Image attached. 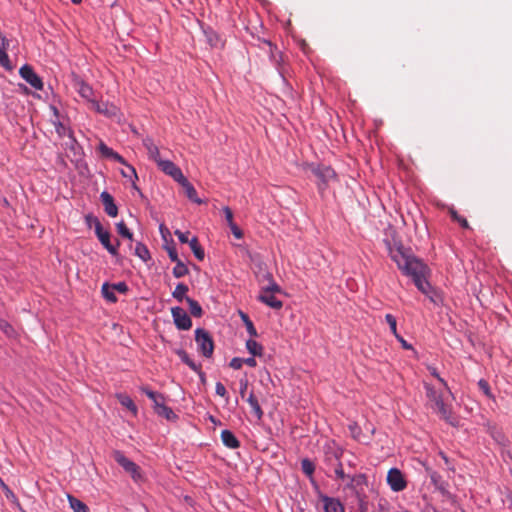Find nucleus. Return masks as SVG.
<instances>
[{"label": "nucleus", "mask_w": 512, "mask_h": 512, "mask_svg": "<svg viewBox=\"0 0 512 512\" xmlns=\"http://www.w3.org/2000/svg\"><path fill=\"white\" fill-rule=\"evenodd\" d=\"M396 338L401 343L404 349H412V346L402 336L398 334V337Z\"/></svg>", "instance_id": "57"}, {"label": "nucleus", "mask_w": 512, "mask_h": 512, "mask_svg": "<svg viewBox=\"0 0 512 512\" xmlns=\"http://www.w3.org/2000/svg\"><path fill=\"white\" fill-rule=\"evenodd\" d=\"M176 353L186 365L203 376V373L200 371V367L192 359H190L184 350H177Z\"/></svg>", "instance_id": "22"}, {"label": "nucleus", "mask_w": 512, "mask_h": 512, "mask_svg": "<svg viewBox=\"0 0 512 512\" xmlns=\"http://www.w3.org/2000/svg\"><path fill=\"white\" fill-rule=\"evenodd\" d=\"M262 290H269V293H274V292H280L281 289L278 284H276L275 282H272L268 287L263 288Z\"/></svg>", "instance_id": "54"}, {"label": "nucleus", "mask_w": 512, "mask_h": 512, "mask_svg": "<svg viewBox=\"0 0 512 512\" xmlns=\"http://www.w3.org/2000/svg\"><path fill=\"white\" fill-rule=\"evenodd\" d=\"M301 467H302L303 472L307 476H312V474L315 470L314 464L309 459H303L301 461Z\"/></svg>", "instance_id": "37"}, {"label": "nucleus", "mask_w": 512, "mask_h": 512, "mask_svg": "<svg viewBox=\"0 0 512 512\" xmlns=\"http://www.w3.org/2000/svg\"><path fill=\"white\" fill-rule=\"evenodd\" d=\"M175 263L176 265L173 268L174 277L181 278L189 273L187 266L181 260H178Z\"/></svg>", "instance_id": "30"}, {"label": "nucleus", "mask_w": 512, "mask_h": 512, "mask_svg": "<svg viewBox=\"0 0 512 512\" xmlns=\"http://www.w3.org/2000/svg\"><path fill=\"white\" fill-rule=\"evenodd\" d=\"M156 413L161 416V417H164L166 418L167 420H175L177 418L176 414L173 412V410L166 406L165 404H163L157 411Z\"/></svg>", "instance_id": "31"}, {"label": "nucleus", "mask_w": 512, "mask_h": 512, "mask_svg": "<svg viewBox=\"0 0 512 512\" xmlns=\"http://www.w3.org/2000/svg\"><path fill=\"white\" fill-rule=\"evenodd\" d=\"M391 259L397 264L398 268L407 276L413 279L416 287L425 295H429L432 287L427 281L429 268L410 250L402 245L389 247Z\"/></svg>", "instance_id": "1"}, {"label": "nucleus", "mask_w": 512, "mask_h": 512, "mask_svg": "<svg viewBox=\"0 0 512 512\" xmlns=\"http://www.w3.org/2000/svg\"><path fill=\"white\" fill-rule=\"evenodd\" d=\"M188 234H189V232L183 233L180 230H176L175 231V235L178 237V239H179V241L181 243H188L189 244L190 240L188 239Z\"/></svg>", "instance_id": "50"}, {"label": "nucleus", "mask_w": 512, "mask_h": 512, "mask_svg": "<svg viewBox=\"0 0 512 512\" xmlns=\"http://www.w3.org/2000/svg\"><path fill=\"white\" fill-rule=\"evenodd\" d=\"M111 288L119 293H126L128 291V286L125 282H118L116 284L110 285Z\"/></svg>", "instance_id": "44"}, {"label": "nucleus", "mask_w": 512, "mask_h": 512, "mask_svg": "<svg viewBox=\"0 0 512 512\" xmlns=\"http://www.w3.org/2000/svg\"><path fill=\"white\" fill-rule=\"evenodd\" d=\"M116 228H117V232L122 237H125V238L129 239L130 241L133 240V234L130 232V230L127 228L126 224L123 221L117 223Z\"/></svg>", "instance_id": "36"}, {"label": "nucleus", "mask_w": 512, "mask_h": 512, "mask_svg": "<svg viewBox=\"0 0 512 512\" xmlns=\"http://www.w3.org/2000/svg\"><path fill=\"white\" fill-rule=\"evenodd\" d=\"M246 349L254 357L262 356V354H263V346L253 339H248L246 341Z\"/></svg>", "instance_id": "20"}, {"label": "nucleus", "mask_w": 512, "mask_h": 512, "mask_svg": "<svg viewBox=\"0 0 512 512\" xmlns=\"http://www.w3.org/2000/svg\"><path fill=\"white\" fill-rule=\"evenodd\" d=\"M0 330L9 338L16 336L14 328L6 320L0 319Z\"/></svg>", "instance_id": "35"}, {"label": "nucleus", "mask_w": 512, "mask_h": 512, "mask_svg": "<svg viewBox=\"0 0 512 512\" xmlns=\"http://www.w3.org/2000/svg\"><path fill=\"white\" fill-rule=\"evenodd\" d=\"M478 386L480 388V390L488 397V398H491V399H494V396L492 395L491 393V390H490V387H489V384L486 380L484 379H481L479 382H478Z\"/></svg>", "instance_id": "40"}, {"label": "nucleus", "mask_w": 512, "mask_h": 512, "mask_svg": "<svg viewBox=\"0 0 512 512\" xmlns=\"http://www.w3.org/2000/svg\"><path fill=\"white\" fill-rule=\"evenodd\" d=\"M323 502L325 512H344L343 505L337 499L324 497Z\"/></svg>", "instance_id": "16"}, {"label": "nucleus", "mask_w": 512, "mask_h": 512, "mask_svg": "<svg viewBox=\"0 0 512 512\" xmlns=\"http://www.w3.org/2000/svg\"><path fill=\"white\" fill-rule=\"evenodd\" d=\"M249 405L251 406L254 414L256 415L258 420H261L263 417V410L260 407V404L257 400V398L254 396L253 393H251L247 399Z\"/></svg>", "instance_id": "25"}, {"label": "nucleus", "mask_w": 512, "mask_h": 512, "mask_svg": "<svg viewBox=\"0 0 512 512\" xmlns=\"http://www.w3.org/2000/svg\"><path fill=\"white\" fill-rule=\"evenodd\" d=\"M179 184H181V186L184 188L185 190V193H186V196L191 200L193 201L194 203H197V204H202L203 201L198 198L197 196V192L195 190V188L192 186V184L187 180L186 177H184L181 181L178 182Z\"/></svg>", "instance_id": "14"}, {"label": "nucleus", "mask_w": 512, "mask_h": 512, "mask_svg": "<svg viewBox=\"0 0 512 512\" xmlns=\"http://www.w3.org/2000/svg\"><path fill=\"white\" fill-rule=\"evenodd\" d=\"M5 492V495L10 498V497H14V494L13 492L9 489V487L7 486V489H4L3 490Z\"/></svg>", "instance_id": "61"}, {"label": "nucleus", "mask_w": 512, "mask_h": 512, "mask_svg": "<svg viewBox=\"0 0 512 512\" xmlns=\"http://www.w3.org/2000/svg\"><path fill=\"white\" fill-rule=\"evenodd\" d=\"M110 158H111V159H113V160H115V161H117V162H119V163H121V164H123V165H126V163H127V162L125 161V159H124L120 154H118V153H117V152H115V151L113 152V154L111 155V157H110Z\"/></svg>", "instance_id": "55"}, {"label": "nucleus", "mask_w": 512, "mask_h": 512, "mask_svg": "<svg viewBox=\"0 0 512 512\" xmlns=\"http://www.w3.org/2000/svg\"><path fill=\"white\" fill-rule=\"evenodd\" d=\"M335 474L337 475L338 478L340 479H345L347 476L345 475L344 471H343V468H342V464L341 463H338L337 467L335 468Z\"/></svg>", "instance_id": "52"}, {"label": "nucleus", "mask_w": 512, "mask_h": 512, "mask_svg": "<svg viewBox=\"0 0 512 512\" xmlns=\"http://www.w3.org/2000/svg\"><path fill=\"white\" fill-rule=\"evenodd\" d=\"M387 483L389 484L390 488L395 492L402 491L407 486V482L404 479L402 472L397 468H391L388 471Z\"/></svg>", "instance_id": "8"}, {"label": "nucleus", "mask_w": 512, "mask_h": 512, "mask_svg": "<svg viewBox=\"0 0 512 512\" xmlns=\"http://www.w3.org/2000/svg\"><path fill=\"white\" fill-rule=\"evenodd\" d=\"M0 487L4 490L7 489V485L3 482V480L0 478Z\"/></svg>", "instance_id": "64"}, {"label": "nucleus", "mask_w": 512, "mask_h": 512, "mask_svg": "<svg viewBox=\"0 0 512 512\" xmlns=\"http://www.w3.org/2000/svg\"><path fill=\"white\" fill-rule=\"evenodd\" d=\"M240 316L246 326V329H247V332L249 333V335L251 337H257L258 336L257 331H256L252 321L249 319L248 315L243 312H240Z\"/></svg>", "instance_id": "32"}, {"label": "nucleus", "mask_w": 512, "mask_h": 512, "mask_svg": "<svg viewBox=\"0 0 512 512\" xmlns=\"http://www.w3.org/2000/svg\"><path fill=\"white\" fill-rule=\"evenodd\" d=\"M451 216L454 220H456L463 228H468L469 227V224L467 222V220L458 215L456 211H451Z\"/></svg>", "instance_id": "43"}, {"label": "nucleus", "mask_w": 512, "mask_h": 512, "mask_svg": "<svg viewBox=\"0 0 512 512\" xmlns=\"http://www.w3.org/2000/svg\"><path fill=\"white\" fill-rule=\"evenodd\" d=\"M221 439L228 448L236 449L240 446V442L230 430H223L221 432Z\"/></svg>", "instance_id": "15"}, {"label": "nucleus", "mask_w": 512, "mask_h": 512, "mask_svg": "<svg viewBox=\"0 0 512 512\" xmlns=\"http://www.w3.org/2000/svg\"><path fill=\"white\" fill-rule=\"evenodd\" d=\"M215 391H216V394L221 397H225L227 394L226 388L221 382L216 383Z\"/></svg>", "instance_id": "49"}, {"label": "nucleus", "mask_w": 512, "mask_h": 512, "mask_svg": "<svg viewBox=\"0 0 512 512\" xmlns=\"http://www.w3.org/2000/svg\"><path fill=\"white\" fill-rule=\"evenodd\" d=\"M171 314L176 327L180 330H189L192 326V321L185 310L181 307L171 308Z\"/></svg>", "instance_id": "9"}, {"label": "nucleus", "mask_w": 512, "mask_h": 512, "mask_svg": "<svg viewBox=\"0 0 512 512\" xmlns=\"http://www.w3.org/2000/svg\"><path fill=\"white\" fill-rule=\"evenodd\" d=\"M20 76L36 90L43 89L42 79L35 73L31 65L25 64L19 69Z\"/></svg>", "instance_id": "6"}, {"label": "nucleus", "mask_w": 512, "mask_h": 512, "mask_svg": "<svg viewBox=\"0 0 512 512\" xmlns=\"http://www.w3.org/2000/svg\"><path fill=\"white\" fill-rule=\"evenodd\" d=\"M147 396L152 400H157V399H161V400H164V396L160 393H157V392H147Z\"/></svg>", "instance_id": "56"}, {"label": "nucleus", "mask_w": 512, "mask_h": 512, "mask_svg": "<svg viewBox=\"0 0 512 512\" xmlns=\"http://www.w3.org/2000/svg\"><path fill=\"white\" fill-rule=\"evenodd\" d=\"M95 225V233L101 242V244L108 250V252L112 255L117 254V246L119 245V241H117V245H113L110 242V233L105 231L98 219H94Z\"/></svg>", "instance_id": "7"}, {"label": "nucleus", "mask_w": 512, "mask_h": 512, "mask_svg": "<svg viewBox=\"0 0 512 512\" xmlns=\"http://www.w3.org/2000/svg\"><path fill=\"white\" fill-rule=\"evenodd\" d=\"M140 389H141V391H142L143 393H145L146 395H147V392H153L152 390H150L149 388H147V387H145V386L141 387Z\"/></svg>", "instance_id": "62"}, {"label": "nucleus", "mask_w": 512, "mask_h": 512, "mask_svg": "<svg viewBox=\"0 0 512 512\" xmlns=\"http://www.w3.org/2000/svg\"><path fill=\"white\" fill-rule=\"evenodd\" d=\"M98 150L101 153L102 156L106 158H110L113 154V150L109 148L104 142H100L98 146Z\"/></svg>", "instance_id": "41"}, {"label": "nucleus", "mask_w": 512, "mask_h": 512, "mask_svg": "<svg viewBox=\"0 0 512 512\" xmlns=\"http://www.w3.org/2000/svg\"><path fill=\"white\" fill-rule=\"evenodd\" d=\"M427 472L429 473L430 475V478L432 480V482L435 484V485H438V482H439V479H440V476L434 472V471H431L429 468H426Z\"/></svg>", "instance_id": "53"}, {"label": "nucleus", "mask_w": 512, "mask_h": 512, "mask_svg": "<svg viewBox=\"0 0 512 512\" xmlns=\"http://www.w3.org/2000/svg\"><path fill=\"white\" fill-rule=\"evenodd\" d=\"M187 291H188V286L184 283H179L176 286L175 290L173 291L172 296L181 302V301L185 300V298L187 297V296H185Z\"/></svg>", "instance_id": "28"}, {"label": "nucleus", "mask_w": 512, "mask_h": 512, "mask_svg": "<svg viewBox=\"0 0 512 512\" xmlns=\"http://www.w3.org/2000/svg\"><path fill=\"white\" fill-rule=\"evenodd\" d=\"M116 398L120 402V404L130 410L133 415L137 414V406L134 404L133 400L126 394L118 393L116 394Z\"/></svg>", "instance_id": "19"}, {"label": "nucleus", "mask_w": 512, "mask_h": 512, "mask_svg": "<svg viewBox=\"0 0 512 512\" xmlns=\"http://www.w3.org/2000/svg\"><path fill=\"white\" fill-rule=\"evenodd\" d=\"M113 458L135 482H140L143 480L140 467L128 459L121 451L115 450L113 452Z\"/></svg>", "instance_id": "3"}, {"label": "nucleus", "mask_w": 512, "mask_h": 512, "mask_svg": "<svg viewBox=\"0 0 512 512\" xmlns=\"http://www.w3.org/2000/svg\"><path fill=\"white\" fill-rule=\"evenodd\" d=\"M248 383L247 381H241V387H240V395L244 397L245 391L247 389Z\"/></svg>", "instance_id": "60"}, {"label": "nucleus", "mask_w": 512, "mask_h": 512, "mask_svg": "<svg viewBox=\"0 0 512 512\" xmlns=\"http://www.w3.org/2000/svg\"><path fill=\"white\" fill-rule=\"evenodd\" d=\"M100 198H101L102 204L104 206L105 212L110 217H116L118 214V208H117L116 204L114 203L113 197L107 191H103L100 195Z\"/></svg>", "instance_id": "12"}, {"label": "nucleus", "mask_w": 512, "mask_h": 512, "mask_svg": "<svg viewBox=\"0 0 512 512\" xmlns=\"http://www.w3.org/2000/svg\"><path fill=\"white\" fill-rule=\"evenodd\" d=\"M349 430H350L351 435L353 436L354 439L360 440V428L357 425V423H355V422L351 423L349 425Z\"/></svg>", "instance_id": "45"}, {"label": "nucleus", "mask_w": 512, "mask_h": 512, "mask_svg": "<svg viewBox=\"0 0 512 512\" xmlns=\"http://www.w3.org/2000/svg\"><path fill=\"white\" fill-rule=\"evenodd\" d=\"M222 211L224 213V216H225V219L227 221L228 226L233 224L234 221H233V212H232V210L228 206H225V207H223Z\"/></svg>", "instance_id": "46"}, {"label": "nucleus", "mask_w": 512, "mask_h": 512, "mask_svg": "<svg viewBox=\"0 0 512 512\" xmlns=\"http://www.w3.org/2000/svg\"><path fill=\"white\" fill-rule=\"evenodd\" d=\"M165 249H166L171 261L176 262V261L180 260L174 245H167L165 247Z\"/></svg>", "instance_id": "42"}, {"label": "nucleus", "mask_w": 512, "mask_h": 512, "mask_svg": "<svg viewBox=\"0 0 512 512\" xmlns=\"http://www.w3.org/2000/svg\"><path fill=\"white\" fill-rule=\"evenodd\" d=\"M431 374L438 379V381L448 390L446 381L439 376L435 368H429Z\"/></svg>", "instance_id": "51"}, {"label": "nucleus", "mask_w": 512, "mask_h": 512, "mask_svg": "<svg viewBox=\"0 0 512 512\" xmlns=\"http://www.w3.org/2000/svg\"><path fill=\"white\" fill-rule=\"evenodd\" d=\"M71 81L73 88L82 98L88 101H93L94 91L90 85L75 73L71 74Z\"/></svg>", "instance_id": "5"}, {"label": "nucleus", "mask_w": 512, "mask_h": 512, "mask_svg": "<svg viewBox=\"0 0 512 512\" xmlns=\"http://www.w3.org/2000/svg\"><path fill=\"white\" fill-rule=\"evenodd\" d=\"M1 39H2L3 47H0V65L3 66L4 68L10 70L11 65H10L9 56L5 51L6 46L8 45V41L5 37H1Z\"/></svg>", "instance_id": "21"}, {"label": "nucleus", "mask_w": 512, "mask_h": 512, "mask_svg": "<svg viewBox=\"0 0 512 512\" xmlns=\"http://www.w3.org/2000/svg\"><path fill=\"white\" fill-rule=\"evenodd\" d=\"M244 364V359L235 357L230 361L229 366L235 370L241 369Z\"/></svg>", "instance_id": "47"}, {"label": "nucleus", "mask_w": 512, "mask_h": 512, "mask_svg": "<svg viewBox=\"0 0 512 512\" xmlns=\"http://www.w3.org/2000/svg\"><path fill=\"white\" fill-rule=\"evenodd\" d=\"M244 364L250 366V367H255L257 365V362L253 357H250V358H247V359H244Z\"/></svg>", "instance_id": "58"}, {"label": "nucleus", "mask_w": 512, "mask_h": 512, "mask_svg": "<svg viewBox=\"0 0 512 512\" xmlns=\"http://www.w3.org/2000/svg\"><path fill=\"white\" fill-rule=\"evenodd\" d=\"M135 254L143 261H147L150 258L149 251H148L147 247L140 242H138L136 244Z\"/></svg>", "instance_id": "34"}, {"label": "nucleus", "mask_w": 512, "mask_h": 512, "mask_svg": "<svg viewBox=\"0 0 512 512\" xmlns=\"http://www.w3.org/2000/svg\"><path fill=\"white\" fill-rule=\"evenodd\" d=\"M94 219H96V218H95V217H93V216H91V215H88V216L86 217V220H87L89 223H91V222H93V223H94Z\"/></svg>", "instance_id": "63"}, {"label": "nucleus", "mask_w": 512, "mask_h": 512, "mask_svg": "<svg viewBox=\"0 0 512 512\" xmlns=\"http://www.w3.org/2000/svg\"><path fill=\"white\" fill-rule=\"evenodd\" d=\"M350 478V483L348 484L351 488H358L364 485H367V477L364 474H357Z\"/></svg>", "instance_id": "27"}, {"label": "nucleus", "mask_w": 512, "mask_h": 512, "mask_svg": "<svg viewBox=\"0 0 512 512\" xmlns=\"http://www.w3.org/2000/svg\"><path fill=\"white\" fill-rule=\"evenodd\" d=\"M195 341L203 356L210 358L214 351V342L208 331L198 328L195 331Z\"/></svg>", "instance_id": "4"}, {"label": "nucleus", "mask_w": 512, "mask_h": 512, "mask_svg": "<svg viewBox=\"0 0 512 512\" xmlns=\"http://www.w3.org/2000/svg\"><path fill=\"white\" fill-rule=\"evenodd\" d=\"M143 145L147 149L149 157L158 163L161 160L158 147L149 138L143 140Z\"/></svg>", "instance_id": "18"}, {"label": "nucleus", "mask_w": 512, "mask_h": 512, "mask_svg": "<svg viewBox=\"0 0 512 512\" xmlns=\"http://www.w3.org/2000/svg\"><path fill=\"white\" fill-rule=\"evenodd\" d=\"M385 319H386L387 323L389 324L391 332L393 333V335L395 337H398L396 318L393 315H391V314H387L385 316Z\"/></svg>", "instance_id": "39"}, {"label": "nucleus", "mask_w": 512, "mask_h": 512, "mask_svg": "<svg viewBox=\"0 0 512 512\" xmlns=\"http://www.w3.org/2000/svg\"><path fill=\"white\" fill-rule=\"evenodd\" d=\"M316 178L318 179L319 190H323L331 181L336 179V173L330 166L322 165Z\"/></svg>", "instance_id": "11"}, {"label": "nucleus", "mask_w": 512, "mask_h": 512, "mask_svg": "<svg viewBox=\"0 0 512 512\" xmlns=\"http://www.w3.org/2000/svg\"><path fill=\"white\" fill-rule=\"evenodd\" d=\"M321 167H322V164H319V163L304 162L301 164V169L305 173L311 172L315 177H316L317 173L319 172V170L321 169Z\"/></svg>", "instance_id": "33"}, {"label": "nucleus", "mask_w": 512, "mask_h": 512, "mask_svg": "<svg viewBox=\"0 0 512 512\" xmlns=\"http://www.w3.org/2000/svg\"><path fill=\"white\" fill-rule=\"evenodd\" d=\"M426 395L431 404V408L440 415L449 424L456 426L458 421L452 416L451 409L444 403L443 396L436 391L430 384L425 383Z\"/></svg>", "instance_id": "2"}, {"label": "nucleus", "mask_w": 512, "mask_h": 512, "mask_svg": "<svg viewBox=\"0 0 512 512\" xmlns=\"http://www.w3.org/2000/svg\"><path fill=\"white\" fill-rule=\"evenodd\" d=\"M115 290H113L108 283H104L102 286V295L103 297L112 303H115L117 301V297L115 295Z\"/></svg>", "instance_id": "29"}, {"label": "nucleus", "mask_w": 512, "mask_h": 512, "mask_svg": "<svg viewBox=\"0 0 512 512\" xmlns=\"http://www.w3.org/2000/svg\"><path fill=\"white\" fill-rule=\"evenodd\" d=\"M158 167L167 175L171 176L175 181H181L185 176L180 168H178L172 161L159 160Z\"/></svg>", "instance_id": "10"}, {"label": "nucleus", "mask_w": 512, "mask_h": 512, "mask_svg": "<svg viewBox=\"0 0 512 512\" xmlns=\"http://www.w3.org/2000/svg\"><path fill=\"white\" fill-rule=\"evenodd\" d=\"M189 246L192 252L194 253L195 257L198 260L202 261L204 259L205 253L202 247L200 246L197 237H193L192 239H190Z\"/></svg>", "instance_id": "24"}, {"label": "nucleus", "mask_w": 512, "mask_h": 512, "mask_svg": "<svg viewBox=\"0 0 512 512\" xmlns=\"http://www.w3.org/2000/svg\"><path fill=\"white\" fill-rule=\"evenodd\" d=\"M68 499L70 506L74 512H89V508L87 507V505L80 501L79 499L73 496H68Z\"/></svg>", "instance_id": "26"}, {"label": "nucleus", "mask_w": 512, "mask_h": 512, "mask_svg": "<svg viewBox=\"0 0 512 512\" xmlns=\"http://www.w3.org/2000/svg\"><path fill=\"white\" fill-rule=\"evenodd\" d=\"M93 106L99 113H102L108 117H113L117 115L118 109L114 105H109L108 103H98L93 102Z\"/></svg>", "instance_id": "17"}, {"label": "nucleus", "mask_w": 512, "mask_h": 512, "mask_svg": "<svg viewBox=\"0 0 512 512\" xmlns=\"http://www.w3.org/2000/svg\"><path fill=\"white\" fill-rule=\"evenodd\" d=\"M229 228L232 232V234L237 238V239H241L243 238V232L242 230L235 224H231L229 225Z\"/></svg>", "instance_id": "48"}, {"label": "nucleus", "mask_w": 512, "mask_h": 512, "mask_svg": "<svg viewBox=\"0 0 512 512\" xmlns=\"http://www.w3.org/2000/svg\"><path fill=\"white\" fill-rule=\"evenodd\" d=\"M185 301L188 304L189 311H190L192 316H194V317H201L202 316L203 310H202L200 304L196 300H194V299H192L190 297H186Z\"/></svg>", "instance_id": "23"}, {"label": "nucleus", "mask_w": 512, "mask_h": 512, "mask_svg": "<svg viewBox=\"0 0 512 512\" xmlns=\"http://www.w3.org/2000/svg\"><path fill=\"white\" fill-rule=\"evenodd\" d=\"M153 403H154V410L156 412L163 404H165V399L164 400L157 399V400H154Z\"/></svg>", "instance_id": "59"}, {"label": "nucleus", "mask_w": 512, "mask_h": 512, "mask_svg": "<svg viewBox=\"0 0 512 512\" xmlns=\"http://www.w3.org/2000/svg\"><path fill=\"white\" fill-rule=\"evenodd\" d=\"M258 299L273 309H281L283 306L282 301L277 299L273 293H269V290H261Z\"/></svg>", "instance_id": "13"}, {"label": "nucleus", "mask_w": 512, "mask_h": 512, "mask_svg": "<svg viewBox=\"0 0 512 512\" xmlns=\"http://www.w3.org/2000/svg\"><path fill=\"white\" fill-rule=\"evenodd\" d=\"M125 166L127 169L121 171L122 176L129 179H137L138 177L135 168L127 163Z\"/></svg>", "instance_id": "38"}]
</instances>
